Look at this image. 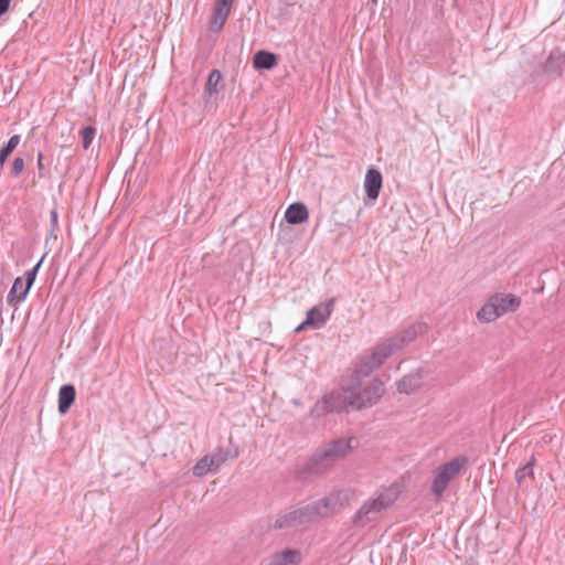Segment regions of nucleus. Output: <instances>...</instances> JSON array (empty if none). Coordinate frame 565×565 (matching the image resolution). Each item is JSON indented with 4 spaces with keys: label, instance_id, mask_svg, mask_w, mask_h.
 <instances>
[{
    "label": "nucleus",
    "instance_id": "nucleus-1",
    "mask_svg": "<svg viewBox=\"0 0 565 565\" xmlns=\"http://www.w3.org/2000/svg\"><path fill=\"white\" fill-rule=\"evenodd\" d=\"M353 438H339L331 440L318 448L305 466L309 475H322L328 471L335 461L344 458L353 449L351 440Z\"/></svg>",
    "mask_w": 565,
    "mask_h": 565
},
{
    "label": "nucleus",
    "instance_id": "nucleus-2",
    "mask_svg": "<svg viewBox=\"0 0 565 565\" xmlns=\"http://www.w3.org/2000/svg\"><path fill=\"white\" fill-rule=\"evenodd\" d=\"M399 494L401 488L398 484H391L385 488L376 498H370L361 505L354 514L353 524L358 527H363L367 523L375 521L383 511L394 504Z\"/></svg>",
    "mask_w": 565,
    "mask_h": 565
},
{
    "label": "nucleus",
    "instance_id": "nucleus-3",
    "mask_svg": "<svg viewBox=\"0 0 565 565\" xmlns=\"http://www.w3.org/2000/svg\"><path fill=\"white\" fill-rule=\"evenodd\" d=\"M360 376L351 379L353 409H362L375 405L384 395V383L379 379H373L366 385H362Z\"/></svg>",
    "mask_w": 565,
    "mask_h": 565
},
{
    "label": "nucleus",
    "instance_id": "nucleus-4",
    "mask_svg": "<svg viewBox=\"0 0 565 565\" xmlns=\"http://www.w3.org/2000/svg\"><path fill=\"white\" fill-rule=\"evenodd\" d=\"M349 407L353 409L351 384L324 395L315 404L311 414L320 417L329 413L347 411Z\"/></svg>",
    "mask_w": 565,
    "mask_h": 565
},
{
    "label": "nucleus",
    "instance_id": "nucleus-5",
    "mask_svg": "<svg viewBox=\"0 0 565 565\" xmlns=\"http://www.w3.org/2000/svg\"><path fill=\"white\" fill-rule=\"evenodd\" d=\"M467 457L460 456L451 459L450 461L439 466L436 469L431 483V492L437 500L443 495L449 482L459 476L460 471L467 465Z\"/></svg>",
    "mask_w": 565,
    "mask_h": 565
},
{
    "label": "nucleus",
    "instance_id": "nucleus-6",
    "mask_svg": "<svg viewBox=\"0 0 565 565\" xmlns=\"http://www.w3.org/2000/svg\"><path fill=\"white\" fill-rule=\"evenodd\" d=\"M393 353L394 352L392 347L390 343H387L386 340L380 342L370 353L361 358L355 366L354 374L356 376L370 375L374 370L379 369Z\"/></svg>",
    "mask_w": 565,
    "mask_h": 565
},
{
    "label": "nucleus",
    "instance_id": "nucleus-7",
    "mask_svg": "<svg viewBox=\"0 0 565 565\" xmlns=\"http://www.w3.org/2000/svg\"><path fill=\"white\" fill-rule=\"evenodd\" d=\"M354 492L350 489L337 490L317 500L323 519L332 516L350 505Z\"/></svg>",
    "mask_w": 565,
    "mask_h": 565
},
{
    "label": "nucleus",
    "instance_id": "nucleus-8",
    "mask_svg": "<svg viewBox=\"0 0 565 565\" xmlns=\"http://www.w3.org/2000/svg\"><path fill=\"white\" fill-rule=\"evenodd\" d=\"M44 257L45 256L43 255L42 258L38 262V264L31 270L25 271V274H24L25 286L24 287H23V279L21 277H18L14 279L13 285H12L11 290L8 296V299L10 302H12V301L21 302L25 299L30 288L32 287L34 280H35L36 274L43 263Z\"/></svg>",
    "mask_w": 565,
    "mask_h": 565
},
{
    "label": "nucleus",
    "instance_id": "nucleus-9",
    "mask_svg": "<svg viewBox=\"0 0 565 565\" xmlns=\"http://www.w3.org/2000/svg\"><path fill=\"white\" fill-rule=\"evenodd\" d=\"M335 305V299L330 298L324 302L312 307L307 311L305 323L312 329H320L330 318Z\"/></svg>",
    "mask_w": 565,
    "mask_h": 565
},
{
    "label": "nucleus",
    "instance_id": "nucleus-10",
    "mask_svg": "<svg viewBox=\"0 0 565 565\" xmlns=\"http://www.w3.org/2000/svg\"><path fill=\"white\" fill-rule=\"evenodd\" d=\"M427 331V324L424 322H416L408 327L407 329L398 332L392 338L385 339L387 343L391 344L393 352L402 350L404 347L408 345L412 341H414L418 335L425 333Z\"/></svg>",
    "mask_w": 565,
    "mask_h": 565
},
{
    "label": "nucleus",
    "instance_id": "nucleus-11",
    "mask_svg": "<svg viewBox=\"0 0 565 565\" xmlns=\"http://www.w3.org/2000/svg\"><path fill=\"white\" fill-rule=\"evenodd\" d=\"M234 0H216L211 17V30L218 32L225 24Z\"/></svg>",
    "mask_w": 565,
    "mask_h": 565
},
{
    "label": "nucleus",
    "instance_id": "nucleus-12",
    "mask_svg": "<svg viewBox=\"0 0 565 565\" xmlns=\"http://www.w3.org/2000/svg\"><path fill=\"white\" fill-rule=\"evenodd\" d=\"M425 375L426 372L423 369H418L415 372L405 375L397 382V391L405 394L414 393L420 387Z\"/></svg>",
    "mask_w": 565,
    "mask_h": 565
},
{
    "label": "nucleus",
    "instance_id": "nucleus-13",
    "mask_svg": "<svg viewBox=\"0 0 565 565\" xmlns=\"http://www.w3.org/2000/svg\"><path fill=\"white\" fill-rule=\"evenodd\" d=\"M305 525L297 509L288 510L277 514L274 527L277 530L292 529Z\"/></svg>",
    "mask_w": 565,
    "mask_h": 565
},
{
    "label": "nucleus",
    "instance_id": "nucleus-14",
    "mask_svg": "<svg viewBox=\"0 0 565 565\" xmlns=\"http://www.w3.org/2000/svg\"><path fill=\"white\" fill-rule=\"evenodd\" d=\"M382 188V174L376 169H369L364 178V189L371 200H376Z\"/></svg>",
    "mask_w": 565,
    "mask_h": 565
},
{
    "label": "nucleus",
    "instance_id": "nucleus-15",
    "mask_svg": "<svg viewBox=\"0 0 565 565\" xmlns=\"http://www.w3.org/2000/svg\"><path fill=\"white\" fill-rule=\"evenodd\" d=\"M309 217V212L303 203L296 202L290 204L285 212V220L287 223L297 225L306 222Z\"/></svg>",
    "mask_w": 565,
    "mask_h": 565
},
{
    "label": "nucleus",
    "instance_id": "nucleus-16",
    "mask_svg": "<svg viewBox=\"0 0 565 565\" xmlns=\"http://www.w3.org/2000/svg\"><path fill=\"white\" fill-rule=\"evenodd\" d=\"M303 524L315 523L323 519L318 501L297 508Z\"/></svg>",
    "mask_w": 565,
    "mask_h": 565
},
{
    "label": "nucleus",
    "instance_id": "nucleus-17",
    "mask_svg": "<svg viewBox=\"0 0 565 565\" xmlns=\"http://www.w3.org/2000/svg\"><path fill=\"white\" fill-rule=\"evenodd\" d=\"M502 315L507 312H514L521 305L520 298L513 295L497 294L492 296Z\"/></svg>",
    "mask_w": 565,
    "mask_h": 565
},
{
    "label": "nucleus",
    "instance_id": "nucleus-18",
    "mask_svg": "<svg viewBox=\"0 0 565 565\" xmlns=\"http://www.w3.org/2000/svg\"><path fill=\"white\" fill-rule=\"evenodd\" d=\"M76 391L71 384L63 385L58 392V412L65 414L75 401Z\"/></svg>",
    "mask_w": 565,
    "mask_h": 565
},
{
    "label": "nucleus",
    "instance_id": "nucleus-19",
    "mask_svg": "<svg viewBox=\"0 0 565 565\" xmlns=\"http://www.w3.org/2000/svg\"><path fill=\"white\" fill-rule=\"evenodd\" d=\"M277 63V55L268 51H258L253 57V65L257 70H271Z\"/></svg>",
    "mask_w": 565,
    "mask_h": 565
},
{
    "label": "nucleus",
    "instance_id": "nucleus-20",
    "mask_svg": "<svg viewBox=\"0 0 565 565\" xmlns=\"http://www.w3.org/2000/svg\"><path fill=\"white\" fill-rule=\"evenodd\" d=\"M501 316H502V313L500 312V310L492 297H490V299L477 312V318L481 322H486V323L492 322Z\"/></svg>",
    "mask_w": 565,
    "mask_h": 565
},
{
    "label": "nucleus",
    "instance_id": "nucleus-21",
    "mask_svg": "<svg viewBox=\"0 0 565 565\" xmlns=\"http://www.w3.org/2000/svg\"><path fill=\"white\" fill-rule=\"evenodd\" d=\"M565 66V58L559 54L551 53L545 62L544 71L551 76H559Z\"/></svg>",
    "mask_w": 565,
    "mask_h": 565
},
{
    "label": "nucleus",
    "instance_id": "nucleus-22",
    "mask_svg": "<svg viewBox=\"0 0 565 565\" xmlns=\"http://www.w3.org/2000/svg\"><path fill=\"white\" fill-rule=\"evenodd\" d=\"M238 456V451L235 450L233 454H231L228 450H224L222 448H218L215 452L212 455L206 456L209 458L210 465L214 468L216 471L230 457L236 458Z\"/></svg>",
    "mask_w": 565,
    "mask_h": 565
},
{
    "label": "nucleus",
    "instance_id": "nucleus-23",
    "mask_svg": "<svg viewBox=\"0 0 565 565\" xmlns=\"http://www.w3.org/2000/svg\"><path fill=\"white\" fill-rule=\"evenodd\" d=\"M221 87H223L221 72L218 70L211 71L205 83V92L212 95L217 93Z\"/></svg>",
    "mask_w": 565,
    "mask_h": 565
},
{
    "label": "nucleus",
    "instance_id": "nucleus-24",
    "mask_svg": "<svg viewBox=\"0 0 565 565\" xmlns=\"http://www.w3.org/2000/svg\"><path fill=\"white\" fill-rule=\"evenodd\" d=\"M215 471L212 465L209 462V458L204 456L193 467V475L196 477H203L209 472Z\"/></svg>",
    "mask_w": 565,
    "mask_h": 565
},
{
    "label": "nucleus",
    "instance_id": "nucleus-25",
    "mask_svg": "<svg viewBox=\"0 0 565 565\" xmlns=\"http://www.w3.org/2000/svg\"><path fill=\"white\" fill-rule=\"evenodd\" d=\"M96 135V129L92 126H87L82 129V138H83V148L88 149L92 145Z\"/></svg>",
    "mask_w": 565,
    "mask_h": 565
},
{
    "label": "nucleus",
    "instance_id": "nucleus-26",
    "mask_svg": "<svg viewBox=\"0 0 565 565\" xmlns=\"http://www.w3.org/2000/svg\"><path fill=\"white\" fill-rule=\"evenodd\" d=\"M526 476H533V463L527 462L515 471V479L521 483Z\"/></svg>",
    "mask_w": 565,
    "mask_h": 565
},
{
    "label": "nucleus",
    "instance_id": "nucleus-27",
    "mask_svg": "<svg viewBox=\"0 0 565 565\" xmlns=\"http://www.w3.org/2000/svg\"><path fill=\"white\" fill-rule=\"evenodd\" d=\"M20 140L21 138L19 135L11 136L7 145L2 147L3 150H6L10 154L19 146Z\"/></svg>",
    "mask_w": 565,
    "mask_h": 565
},
{
    "label": "nucleus",
    "instance_id": "nucleus-28",
    "mask_svg": "<svg viewBox=\"0 0 565 565\" xmlns=\"http://www.w3.org/2000/svg\"><path fill=\"white\" fill-rule=\"evenodd\" d=\"M24 169V160L21 157H17L12 163V175L18 177Z\"/></svg>",
    "mask_w": 565,
    "mask_h": 565
},
{
    "label": "nucleus",
    "instance_id": "nucleus-29",
    "mask_svg": "<svg viewBox=\"0 0 565 565\" xmlns=\"http://www.w3.org/2000/svg\"><path fill=\"white\" fill-rule=\"evenodd\" d=\"M43 153L42 152H39L38 153V157H36V166H38V170H39V175L40 177H45L46 172H45V168H44V164H43Z\"/></svg>",
    "mask_w": 565,
    "mask_h": 565
},
{
    "label": "nucleus",
    "instance_id": "nucleus-30",
    "mask_svg": "<svg viewBox=\"0 0 565 565\" xmlns=\"http://www.w3.org/2000/svg\"><path fill=\"white\" fill-rule=\"evenodd\" d=\"M11 0H0V17L9 9Z\"/></svg>",
    "mask_w": 565,
    "mask_h": 565
},
{
    "label": "nucleus",
    "instance_id": "nucleus-31",
    "mask_svg": "<svg viewBox=\"0 0 565 565\" xmlns=\"http://www.w3.org/2000/svg\"><path fill=\"white\" fill-rule=\"evenodd\" d=\"M9 156L10 154L6 150H3L2 147H0V168L4 164V162Z\"/></svg>",
    "mask_w": 565,
    "mask_h": 565
},
{
    "label": "nucleus",
    "instance_id": "nucleus-32",
    "mask_svg": "<svg viewBox=\"0 0 565 565\" xmlns=\"http://www.w3.org/2000/svg\"><path fill=\"white\" fill-rule=\"evenodd\" d=\"M57 218H58V216H57L56 210H52L51 211V223L53 226H55L57 224Z\"/></svg>",
    "mask_w": 565,
    "mask_h": 565
},
{
    "label": "nucleus",
    "instance_id": "nucleus-33",
    "mask_svg": "<svg viewBox=\"0 0 565 565\" xmlns=\"http://www.w3.org/2000/svg\"><path fill=\"white\" fill-rule=\"evenodd\" d=\"M308 323H305V321H302L297 328H296V332H299L300 330H302L305 327H307Z\"/></svg>",
    "mask_w": 565,
    "mask_h": 565
},
{
    "label": "nucleus",
    "instance_id": "nucleus-34",
    "mask_svg": "<svg viewBox=\"0 0 565 565\" xmlns=\"http://www.w3.org/2000/svg\"><path fill=\"white\" fill-rule=\"evenodd\" d=\"M294 404L295 405H300V403L298 401H296V399L294 401Z\"/></svg>",
    "mask_w": 565,
    "mask_h": 565
},
{
    "label": "nucleus",
    "instance_id": "nucleus-35",
    "mask_svg": "<svg viewBox=\"0 0 565 565\" xmlns=\"http://www.w3.org/2000/svg\"><path fill=\"white\" fill-rule=\"evenodd\" d=\"M377 0H372L373 3H376Z\"/></svg>",
    "mask_w": 565,
    "mask_h": 565
}]
</instances>
